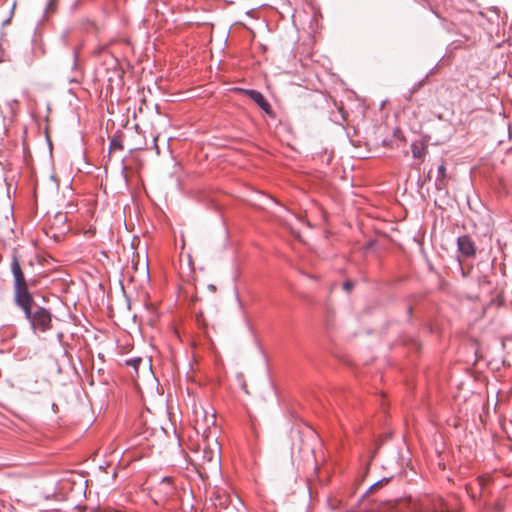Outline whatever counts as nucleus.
Segmentation results:
<instances>
[{
  "label": "nucleus",
  "mask_w": 512,
  "mask_h": 512,
  "mask_svg": "<svg viewBox=\"0 0 512 512\" xmlns=\"http://www.w3.org/2000/svg\"><path fill=\"white\" fill-rule=\"evenodd\" d=\"M70 82H79V79L77 78V76H74L72 78L69 79Z\"/></svg>",
  "instance_id": "a211bd4d"
},
{
  "label": "nucleus",
  "mask_w": 512,
  "mask_h": 512,
  "mask_svg": "<svg viewBox=\"0 0 512 512\" xmlns=\"http://www.w3.org/2000/svg\"><path fill=\"white\" fill-rule=\"evenodd\" d=\"M57 2L58 0H48L47 2V5H46V12H54L56 10V7H57Z\"/></svg>",
  "instance_id": "f8f14e48"
},
{
  "label": "nucleus",
  "mask_w": 512,
  "mask_h": 512,
  "mask_svg": "<svg viewBox=\"0 0 512 512\" xmlns=\"http://www.w3.org/2000/svg\"><path fill=\"white\" fill-rule=\"evenodd\" d=\"M458 251L467 258L474 257L476 254V247L470 236L462 235L457 239Z\"/></svg>",
  "instance_id": "20e7f679"
},
{
  "label": "nucleus",
  "mask_w": 512,
  "mask_h": 512,
  "mask_svg": "<svg viewBox=\"0 0 512 512\" xmlns=\"http://www.w3.org/2000/svg\"><path fill=\"white\" fill-rule=\"evenodd\" d=\"M11 272L14 278V302L16 305L25 304L26 300L32 297L29 292V284L25 279L20 262L16 255H13L11 262Z\"/></svg>",
  "instance_id": "f03ea898"
},
{
  "label": "nucleus",
  "mask_w": 512,
  "mask_h": 512,
  "mask_svg": "<svg viewBox=\"0 0 512 512\" xmlns=\"http://www.w3.org/2000/svg\"><path fill=\"white\" fill-rule=\"evenodd\" d=\"M30 323L34 333H45L52 328V314L45 307L39 306L34 299L26 300L25 304L17 305Z\"/></svg>",
  "instance_id": "f257e3e1"
},
{
  "label": "nucleus",
  "mask_w": 512,
  "mask_h": 512,
  "mask_svg": "<svg viewBox=\"0 0 512 512\" xmlns=\"http://www.w3.org/2000/svg\"><path fill=\"white\" fill-rule=\"evenodd\" d=\"M199 412L196 410L195 411V429L196 430H200L202 429L203 432L205 433L209 428H210V425H215V416L214 415H210V416H207V413L201 409V417L202 419L199 418Z\"/></svg>",
  "instance_id": "423d86ee"
},
{
  "label": "nucleus",
  "mask_w": 512,
  "mask_h": 512,
  "mask_svg": "<svg viewBox=\"0 0 512 512\" xmlns=\"http://www.w3.org/2000/svg\"><path fill=\"white\" fill-rule=\"evenodd\" d=\"M433 512H450L442 498H438L433 504Z\"/></svg>",
  "instance_id": "9d476101"
},
{
  "label": "nucleus",
  "mask_w": 512,
  "mask_h": 512,
  "mask_svg": "<svg viewBox=\"0 0 512 512\" xmlns=\"http://www.w3.org/2000/svg\"><path fill=\"white\" fill-rule=\"evenodd\" d=\"M414 158H423L427 152V146L421 141H415L410 146Z\"/></svg>",
  "instance_id": "0eeeda50"
},
{
  "label": "nucleus",
  "mask_w": 512,
  "mask_h": 512,
  "mask_svg": "<svg viewBox=\"0 0 512 512\" xmlns=\"http://www.w3.org/2000/svg\"><path fill=\"white\" fill-rule=\"evenodd\" d=\"M387 505L389 509L394 507V503L392 500L388 499H381V498H373L370 503L369 509L371 511H375L378 509L379 506Z\"/></svg>",
  "instance_id": "6e6552de"
},
{
  "label": "nucleus",
  "mask_w": 512,
  "mask_h": 512,
  "mask_svg": "<svg viewBox=\"0 0 512 512\" xmlns=\"http://www.w3.org/2000/svg\"><path fill=\"white\" fill-rule=\"evenodd\" d=\"M110 149H119V150H122L123 149V145L121 143L120 140L118 139H112L111 142H110Z\"/></svg>",
  "instance_id": "2eb2a0df"
},
{
  "label": "nucleus",
  "mask_w": 512,
  "mask_h": 512,
  "mask_svg": "<svg viewBox=\"0 0 512 512\" xmlns=\"http://www.w3.org/2000/svg\"><path fill=\"white\" fill-rule=\"evenodd\" d=\"M437 177H439V178H446V167H445V164L443 162L438 166Z\"/></svg>",
  "instance_id": "4468645a"
},
{
  "label": "nucleus",
  "mask_w": 512,
  "mask_h": 512,
  "mask_svg": "<svg viewBox=\"0 0 512 512\" xmlns=\"http://www.w3.org/2000/svg\"><path fill=\"white\" fill-rule=\"evenodd\" d=\"M71 69L74 72L78 73V55L76 52L73 53V62H72Z\"/></svg>",
  "instance_id": "dca6fc26"
},
{
  "label": "nucleus",
  "mask_w": 512,
  "mask_h": 512,
  "mask_svg": "<svg viewBox=\"0 0 512 512\" xmlns=\"http://www.w3.org/2000/svg\"><path fill=\"white\" fill-rule=\"evenodd\" d=\"M143 362L141 357H134L126 360V365L132 367L135 372H138L139 365Z\"/></svg>",
  "instance_id": "9b49d317"
},
{
  "label": "nucleus",
  "mask_w": 512,
  "mask_h": 512,
  "mask_svg": "<svg viewBox=\"0 0 512 512\" xmlns=\"http://www.w3.org/2000/svg\"><path fill=\"white\" fill-rule=\"evenodd\" d=\"M244 93L253 100L266 114L271 115L272 114V108L269 102L266 100V98L263 96V94L257 90L254 89H247L244 90Z\"/></svg>",
  "instance_id": "39448f33"
},
{
  "label": "nucleus",
  "mask_w": 512,
  "mask_h": 512,
  "mask_svg": "<svg viewBox=\"0 0 512 512\" xmlns=\"http://www.w3.org/2000/svg\"><path fill=\"white\" fill-rule=\"evenodd\" d=\"M354 287V283L353 281L351 280H347L343 283V289L346 291V292H350L352 290V288Z\"/></svg>",
  "instance_id": "f3484780"
},
{
  "label": "nucleus",
  "mask_w": 512,
  "mask_h": 512,
  "mask_svg": "<svg viewBox=\"0 0 512 512\" xmlns=\"http://www.w3.org/2000/svg\"><path fill=\"white\" fill-rule=\"evenodd\" d=\"M446 178H439V177H436V180H435V186H436V189L437 190H442L446 187V181H445Z\"/></svg>",
  "instance_id": "ddd939ff"
},
{
  "label": "nucleus",
  "mask_w": 512,
  "mask_h": 512,
  "mask_svg": "<svg viewBox=\"0 0 512 512\" xmlns=\"http://www.w3.org/2000/svg\"><path fill=\"white\" fill-rule=\"evenodd\" d=\"M389 480H390V478H382V479L378 480L377 482H375L374 484H372L369 487V489L367 490V492L364 494L363 499L368 500L369 494L374 492L378 487L382 486L384 483H387Z\"/></svg>",
  "instance_id": "1a4fd4ad"
},
{
  "label": "nucleus",
  "mask_w": 512,
  "mask_h": 512,
  "mask_svg": "<svg viewBox=\"0 0 512 512\" xmlns=\"http://www.w3.org/2000/svg\"><path fill=\"white\" fill-rule=\"evenodd\" d=\"M380 507H381V506H379V507H378V509H377L376 511L380 510ZM379 512H383V511H379Z\"/></svg>",
  "instance_id": "6ab92c4d"
},
{
  "label": "nucleus",
  "mask_w": 512,
  "mask_h": 512,
  "mask_svg": "<svg viewBox=\"0 0 512 512\" xmlns=\"http://www.w3.org/2000/svg\"><path fill=\"white\" fill-rule=\"evenodd\" d=\"M215 446H217V442H215ZM197 460L204 470H219L221 465L219 448H212L210 445H205L198 451Z\"/></svg>",
  "instance_id": "7ed1b4c3"
}]
</instances>
